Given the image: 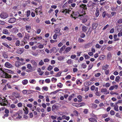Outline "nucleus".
Here are the masks:
<instances>
[{
	"label": "nucleus",
	"mask_w": 122,
	"mask_h": 122,
	"mask_svg": "<svg viewBox=\"0 0 122 122\" xmlns=\"http://www.w3.org/2000/svg\"><path fill=\"white\" fill-rule=\"evenodd\" d=\"M0 76L1 77L8 79L11 78V75L8 74L4 70H1L0 73Z\"/></svg>",
	"instance_id": "nucleus-1"
},
{
	"label": "nucleus",
	"mask_w": 122,
	"mask_h": 122,
	"mask_svg": "<svg viewBox=\"0 0 122 122\" xmlns=\"http://www.w3.org/2000/svg\"><path fill=\"white\" fill-rule=\"evenodd\" d=\"M73 15H71V17H72L73 18L75 19H75H76V18L77 17V16L78 15V17L79 16H83V15H80L79 14V13L78 12H75L73 13Z\"/></svg>",
	"instance_id": "nucleus-2"
},
{
	"label": "nucleus",
	"mask_w": 122,
	"mask_h": 122,
	"mask_svg": "<svg viewBox=\"0 0 122 122\" xmlns=\"http://www.w3.org/2000/svg\"><path fill=\"white\" fill-rule=\"evenodd\" d=\"M8 15L7 13L5 12H3L0 15L1 17L3 19H5L8 17Z\"/></svg>",
	"instance_id": "nucleus-3"
},
{
	"label": "nucleus",
	"mask_w": 122,
	"mask_h": 122,
	"mask_svg": "<svg viewBox=\"0 0 122 122\" xmlns=\"http://www.w3.org/2000/svg\"><path fill=\"white\" fill-rule=\"evenodd\" d=\"M12 95L16 98H18L21 97L20 96V94L16 92H13L12 93Z\"/></svg>",
	"instance_id": "nucleus-4"
},
{
	"label": "nucleus",
	"mask_w": 122,
	"mask_h": 122,
	"mask_svg": "<svg viewBox=\"0 0 122 122\" xmlns=\"http://www.w3.org/2000/svg\"><path fill=\"white\" fill-rule=\"evenodd\" d=\"M16 21V19L15 18H10L9 20V22L10 23H14Z\"/></svg>",
	"instance_id": "nucleus-5"
},
{
	"label": "nucleus",
	"mask_w": 122,
	"mask_h": 122,
	"mask_svg": "<svg viewBox=\"0 0 122 122\" xmlns=\"http://www.w3.org/2000/svg\"><path fill=\"white\" fill-rule=\"evenodd\" d=\"M5 65V66L9 68H11L12 67V65L8 62H6Z\"/></svg>",
	"instance_id": "nucleus-6"
},
{
	"label": "nucleus",
	"mask_w": 122,
	"mask_h": 122,
	"mask_svg": "<svg viewBox=\"0 0 122 122\" xmlns=\"http://www.w3.org/2000/svg\"><path fill=\"white\" fill-rule=\"evenodd\" d=\"M31 90L29 91L27 90H24L22 91V92L24 94H28L31 93Z\"/></svg>",
	"instance_id": "nucleus-7"
},
{
	"label": "nucleus",
	"mask_w": 122,
	"mask_h": 122,
	"mask_svg": "<svg viewBox=\"0 0 122 122\" xmlns=\"http://www.w3.org/2000/svg\"><path fill=\"white\" fill-rule=\"evenodd\" d=\"M56 49L55 47H53L50 50V52L51 53L52 52L55 53H56Z\"/></svg>",
	"instance_id": "nucleus-8"
},
{
	"label": "nucleus",
	"mask_w": 122,
	"mask_h": 122,
	"mask_svg": "<svg viewBox=\"0 0 122 122\" xmlns=\"http://www.w3.org/2000/svg\"><path fill=\"white\" fill-rule=\"evenodd\" d=\"M98 25V24L97 23H93L92 25V29L93 30L95 29L97 26Z\"/></svg>",
	"instance_id": "nucleus-9"
},
{
	"label": "nucleus",
	"mask_w": 122,
	"mask_h": 122,
	"mask_svg": "<svg viewBox=\"0 0 122 122\" xmlns=\"http://www.w3.org/2000/svg\"><path fill=\"white\" fill-rule=\"evenodd\" d=\"M58 109V107L55 105H54L52 107V110L54 111L55 109L57 110Z\"/></svg>",
	"instance_id": "nucleus-10"
},
{
	"label": "nucleus",
	"mask_w": 122,
	"mask_h": 122,
	"mask_svg": "<svg viewBox=\"0 0 122 122\" xmlns=\"http://www.w3.org/2000/svg\"><path fill=\"white\" fill-rule=\"evenodd\" d=\"M80 7L83 8L85 10H87V6L86 5L83 4H82L81 5H80Z\"/></svg>",
	"instance_id": "nucleus-11"
},
{
	"label": "nucleus",
	"mask_w": 122,
	"mask_h": 122,
	"mask_svg": "<svg viewBox=\"0 0 122 122\" xmlns=\"http://www.w3.org/2000/svg\"><path fill=\"white\" fill-rule=\"evenodd\" d=\"M1 100H2V103H3V102H4V103H3V105L4 106L6 105H7V104L4 103V102H6L7 104H8V101H7V100H6L5 101V100L4 99H2V98H1L0 99V101L1 102Z\"/></svg>",
	"instance_id": "nucleus-12"
},
{
	"label": "nucleus",
	"mask_w": 122,
	"mask_h": 122,
	"mask_svg": "<svg viewBox=\"0 0 122 122\" xmlns=\"http://www.w3.org/2000/svg\"><path fill=\"white\" fill-rule=\"evenodd\" d=\"M3 70L6 72V73H12L13 72L12 71L8 69H4Z\"/></svg>",
	"instance_id": "nucleus-13"
},
{
	"label": "nucleus",
	"mask_w": 122,
	"mask_h": 122,
	"mask_svg": "<svg viewBox=\"0 0 122 122\" xmlns=\"http://www.w3.org/2000/svg\"><path fill=\"white\" fill-rule=\"evenodd\" d=\"M117 35L115 34L114 35L113 38L114 39V41H116L119 40V39L118 38H117Z\"/></svg>",
	"instance_id": "nucleus-14"
},
{
	"label": "nucleus",
	"mask_w": 122,
	"mask_h": 122,
	"mask_svg": "<svg viewBox=\"0 0 122 122\" xmlns=\"http://www.w3.org/2000/svg\"><path fill=\"white\" fill-rule=\"evenodd\" d=\"M37 71L40 74L39 75H42L44 73V72L41 71V69L40 68H39L37 70Z\"/></svg>",
	"instance_id": "nucleus-15"
},
{
	"label": "nucleus",
	"mask_w": 122,
	"mask_h": 122,
	"mask_svg": "<svg viewBox=\"0 0 122 122\" xmlns=\"http://www.w3.org/2000/svg\"><path fill=\"white\" fill-rule=\"evenodd\" d=\"M89 120L91 122H97L96 120L94 118H90L89 119Z\"/></svg>",
	"instance_id": "nucleus-16"
},
{
	"label": "nucleus",
	"mask_w": 122,
	"mask_h": 122,
	"mask_svg": "<svg viewBox=\"0 0 122 122\" xmlns=\"http://www.w3.org/2000/svg\"><path fill=\"white\" fill-rule=\"evenodd\" d=\"M21 64V63L20 61H17L15 63V66L17 67H19Z\"/></svg>",
	"instance_id": "nucleus-17"
},
{
	"label": "nucleus",
	"mask_w": 122,
	"mask_h": 122,
	"mask_svg": "<svg viewBox=\"0 0 122 122\" xmlns=\"http://www.w3.org/2000/svg\"><path fill=\"white\" fill-rule=\"evenodd\" d=\"M28 82V81L26 79H25L23 80L22 83L24 85L26 84Z\"/></svg>",
	"instance_id": "nucleus-18"
},
{
	"label": "nucleus",
	"mask_w": 122,
	"mask_h": 122,
	"mask_svg": "<svg viewBox=\"0 0 122 122\" xmlns=\"http://www.w3.org/2000/svg\"><path fill=\"white\" fill-rule=\"evenodd\" d=\"M87 27H86L84 26H83L82 27V30L83 31L85 32L88 29Z\"/></svg>",
	"instance_id": "nucleus-19"
},
{
	"label": "nucleus",
	"mask_w": 122,
	"mask_h": 122,
	"mask_svg": "<svg viewBox=\"0 0 122 122\" xmlns=\"http://www.w3.org/2000/svg\"><path fill=\"white\" fill-rule=\"evenodd\" d=\"M3 56L4 57V58L5 59H7L8 58V54L6 53V52H4L3 54Z\"/></svg>",
	"instance_id": "nucleus-20"
},
{
	"label": "nucleus",
	"mask_w": 122,
	"mask_h": 122,
	"mask_svg": "<svg viewBox=\"0 0 122 122\" xmlns=\"http://www.w3.org/2000/svg\"><path fill=\"white\" fill-rule=\"evenodd\" d=\"M72 47H68L66 49L65 51L66 52H68L71 50L72 48Z\"/></svg>",
	"instance_id": "nucleus-21"
},
{
	"label": "nucleus",
	"mask_w": 122,
	"mask_h": 122,
	"mask_svg": "<svg viewBox=\"0 0 122 122\" xmlns=\"http://www.w3.org/2000/svg\"><path fill=\"white\" fill-rule=\"evenodd\" d=\"M91 43H88L85 44L84 46V47L86 48H89L91 46L90 44Z\"/></svg>",
	"instance_id": "nucleus-22"
},
{
	"label": "nucleus",
	"mask_w": 122,
	"mask_h": 122,
	"mask_svg": "<svg viewBox=\"0 0 122 122\" xmlns=\"http://www.w3.org/2000/svg\"><path fill=\"white\" fill-rule=\"evenodd\" d=\"M93 65V64L92 63H90L88 66V70H89L91 69Z\"/></svg>",
	"instance_id": "nucleus-23"
},
{
	"label": "nucleus",
	"mask_w": 122,
	"mask_h": 122,
	"mask_svg": "<svg viewBox=\"0 0 122 122\" xmlns=\"http://www.w3.org/2000/svg\"><path fill=\"white\" fill-rule=\"evenodd\" d=\"M95 15L97 17H98L99 15V11L98 8L96 10Z\"/></svg>",
	"instance_id": "nucleus-24"
},
{
	"label": "nucleus",
	"mask_w": 122,
	"mask_h": 122,
	"mask_svg": "<svg viewBox=\"0 0 122 122\" xmlns=\"http://www.w3.org/2000/svg\"><path fill=\"white\" fill-rule=\"evenodd\" d=\"M24 112L26 114H27L28 113V108L27 107H25V109H23Z\"/></svg>",
	"instance_id": "nucleus-25"
},
{
	"label": "nucleus",
	"mask_w": 122,
	"mask_h": 122,
	"mask_svg": "<svg viewBox=\"0 0 122 122\" xmlns=\"http://www.w3.org/2000/svg\"><path fill=\"white\" fill-rule=\"evenodd\" d=\"M66 46L64 45L61 48L60 51V52H62V51L64 50V49H65L66 48Z\"/></svg>",
	"instance_id": "nucleus-26"
},
{
	"label": "nucleus",
	"mask_w": 122,
	"mask_h": 122,
	"mask_svg": "<svg viewBox=\"0 0 122 122\" xmlns=\"http://www.w3.org/2000/svg\"><path fill=\"white\" fill-rule=\"evenodd\" d=\"M114 109L115 111H119L118 109V106L117 105H114Z\"/></svg>",
	"instance_id": "nucleus-27"
},
{
	"label": "nucleus",
	"mask_w": 122,
	"mask_h": 122,
	"mask_svg": "<svg viewBox=\"0 0 122 122\" xmlns=\"http://www.w3.org/2000/svg\"><path fill=\"white\" fill-rule=\"evenodd\" d=\"M3 33L4 34H7L9 33V32L8 31V30L7 29H5L3 30Z\"/></svg>",
	"instance_id": "nucleus-28"
},
{
	"label": "nucleus",
	"mask_w": 122,
	"mask_h": 122,
	"mask_svg": "<svg viewBox=\"0 0 122 122\" xmlns=\"http://www.w3.org/2000/svg\"><path fill=\"white\" fill-rule=\"evenodd\" d=\"M25 27L26 30H30L31 29V27L30 26L26 25Z\"/></svg>",
	"instance_id": "nucleus-29"
},
{
	"label": "nucleus",
	"mask_w": 122,
	"mask_h": 122,
	"mask_svg": "<svg viewBox=\"0 0 122 122\" xmlns=\"http://www.w3.org/2000/svg\"><path fill=\"white\" fill-rule=\"evenodd\" d=\"M61 90V89L57 90L53 92H52L51 93V94H55L57 93L58 92L60 91Z\"/></svg>",
	"instance_id": "nucleus-30"
},
{
	"label": "nucleus",
	"mask_w": 122,
	"mask_h": 122,
	"mask_svg": "<svg viewBox=\"0 0 122 122\" xmlns=\"http://www.w3.org/2000/svg\"><path fill=\"white\" fill-rule=\"evenodd\" d=\"M31 62L34 65L36 66L37 65L36 63L34 60H31Z\"/></svg>",
	"instance_id": "nucleus-31"
},
{
	"label": "nucleus",
	"mask_w": 122,
	"mask_h": 122,
	"mask_svg": "<svg viewBox=\"0 0 122 122\" xmlns=\"http://www.w3.org/2000/svg\"><path fill=\"white\" fill-rule=\"evenodd\" d=\"M22 113V111L21 110L19 111L18 112L16 113V114L18 115H21Z\"/></svg>",
	"instance_id": "nucleus-32"
},
{
	"label": "nucleus",
	"mask_w": 122,
	"mask_h": 122,
	"mask_svg": "<svg viewBox=\"0 0 122 122\" xmlns=\"http://www.w3.org/2000/svg\"><path fill=\"white\" fill-rule=\"evenodd\" d=\"M108 67V65H106L105 66H104L102 67V70H105L107 68V67Z\"/></svg>",
	"instance_id": "nucleus-33"
},
{
	"label": "nucleus",
	"mask_w": 122,
	"mask_h": 122,
	"mask_svg": "<svg viewBox=\"0 0 122 122\" xmlns=\"http://www.w3.org/2000/svg\"><path fill=\"white\" fill-rule=\"evenodd\" d=\"M74 115L76 116H77L78 115V113L76 110H75L73 112Z\"/></svg>",
	"instance_id": "nucleus-34"
},
{
	"label": "nucleus",
	"mask_w": 122,
	"mask_h": 122,
	"mask_svg": "<svg viewBox=\"0 0 122 122\" xmlns=\"http://www.w3.org/2000/svg\"><path fill=\"white\" fill-rule=\"evenodd\" d=\"M20 41L19 40H17L16 41L15 44L16 46H19L20 45Z\"/></svg>",
	"instance_id": "nucleus-35"
},
{
	"label": "nucleus",
	"mask_w": 122,
	"mask_h": 122,
	"mask_svg": "<svg viewBox=\"0 0 122 122\" xmlns=\"http://www.w3.org/2000/svg\"><path fill=\"white\" fill-rule=\"evenodd\" d=\"M120 79V77L118 76L116 77L115 78V81L117 82H118L119 81V79Z\"/></svg>",
	"instance_id": "nucleus-36"
},
{
	"label": "nucleus",
	"mask_w": 122,
	"mask_h": 122,
	"mask_svg": "<svg viewBox=\"0 0 122 122\" xmlns=\"http://www.w3.org/2000/svg\"><path fill=\"white\" fill-rule=\"evenodd\" d=\"M101 92H107V89L106 88H102L101 90Z\"/></svg>",
	"instance_id": "nucleus-37"
},
{
	"label": "nucleus",
	"mask_w": 122,
	"mask_h": 122,
	"mask_svg": "<svg viewBox=\"0 0 122 122\" xmlns=\"http://www.w3.org/2000/svg\"><path fill=\"white\" fill-rule=\"evenodd\" d=\"M72 62V60L71 59L68 60L66 62V63L69 64H71Z\"/></svg>",
	"instance_id": "nucleus-38"
},
{
	"label": "nucleus",
	"mask_w": 122,
	"mask_h": 122,
	"mask_svg": "<svg viewBox=\"0 0 122 122\" xmlns=\"http://www.w3.org/2000/svg\"><path fill=\"white\" fill-rule=\"evenodd\" d=\"M62 12L65 14H66L67 13H68L69 12L67 11V10L66 9H65V10H63L62 11Z\"/></svg>",
	"instance_id": "nucleus-39"
},
{
	"label": "nucleus",
	"mask_w": 122,
	"mask_h": 122,
	"mask_svg": "<svg viewBox=\"0 0 122 122\" xmlns=\"http://www.w3.org/2000/svg\"><path fill=\"white\" fill-rule=\"evenodd\" d=\"M97 48H100L101 47V46L99 45V44H97L95 46Z\"/></svg>",
	"instance_id": "nucleus-40"
},
{
	"label": "nucleus",
	"mask_w": 122,
	"mask_h": 122,
	"mask_svg": "<svg viewBox=\"0 0 122 122\" xmlns=\"http://www.w3.org/2000/svg\"><path fill=\"white\" fill-rule=\"evenodd\" d=\"M29 35L27 33L26 35L25 36V37L24 38H25L26 39H27L28 40H29Z\"/></svg>",
	"instance_id": "nucleus-41"
},
{
	"label": "nucleus",
	"mask_w": 122,
	"mask_h": 122,
	"mask_svg": "<svg viewBox=\"0 0 122 122\" xmlns=\"http://www.w3.org/2000/svg\"><path fill=\"white\" fill-rule=\"evenodd\" d=\"M53 68L52 66L50 65L47 68V70L49 71H51L52 69Z\"/></svg>",
	"instance_id": "nucleus-42"
},
{
	"label": "nucleus",
	"mask_w": 122,
	"mask_h": 122,
	"mask_svg": "<svg viewBox=\"0 0 122 122\" xmlns=\"http://www.w3.org/2000/svg\"><path fill=\"white\" fill-rule=\"evenodd\" d=\"M97 105L95 104H92V107L93 108H96L97 107Z\"/></svg>",
	"instance_id": "nucleus-43"
},
{
	"label": "nucleus",
	"mask_w": 122,
	"mask_h": 122,
	"mask_svg": "<svg viewBox=\"0 0 122 122\" xmlns=\"http://www.w3.org/2000/svg\"><path fill=\"white\" fill-rule=\"evenodd\" d=\"M76 56L75 55H71V58L74 59L76 58Z\"/></svg>",
	"instance_id": "nucleus-44"
},
{
	"label": "nucleus",
	"mask_w": 122,
	"mask_h": 122,
	"mask_svg": "<svg viewBox=\"0 0 122 122\" xmlns=\"http://www.w3.org/2000/svg\"><path fill=\"white\" fill-rule=\"evenodd\" d=\"M57 36V34L56 33L53 36V38L55 40L56 39Z\"/></svg>",
	"instance_id": "nucleus-45"
},
{
	"label": "nucleus",
	"mask_w": 122,
	"mask_h": 122,
	"mask_svg": "<svg viewBox=\"0 0 122 122\" xmlns=\"http://www.w3.org/2000/svg\"><path fill=\"white\" fill-rule=\"evenodd\" d=\"M17 35L19 37H23V35L20 33H19L17 34Z\"/></svg>",
	"instance_id": "nucleus-46"
},
{
	"label": "nucleus",
	"mask_w": 122,
	"mask_h": 122,
	"mask_svg": "<svg viewBox=\"0 0 122 122\" xmlns=\"http://www.w3.org/2000/svg\"><path fill=\"white\" fill-rule=\"evenodd\" d=\"M118 36L120 37L121 36H122V31H120V32L117 35Z\"/></svg>",
	"instance_id": "nucleus-47"
},
{
	"label": "nucleus",
	"mask_w": 122,
	"mask_h": 122,
	"mask_svg": "<svg viewBox=\"0 0 122 122\" xmlns=\"http://www.w3.org/2000/svg\"><path fill=\"white\" fill-rule=\"evenodd\" d=\"M45 81L46 83H49L51 81L49 79H47L45 80Z\"/></svg>",
	"instance_id": "nucleus-48"
},
{
	"label": "nucleus",
	"mask_w": 122,
	"mask_h": 122,
	"mask_svg": "<svg viewBox=\"0 0 122 122\" xmlns=\"http://www.w3.org/2000/svg\"><path fill=\"white\" fill-rule=\"evenodd\" d=\"M115 88V86H112L110 87L109 88V90H113Z\"/></svg>",
	"instance_id": "nucleus-49"
},
{
	"label": "nucleus",
	"mask_w": 122,
	"mask_h": 122,
	"mask_svg": "<svg viewBox=\"0 0 122 122\" xmlns=\"http://www.w3.org/2000/svg\"><path fill=\"white\" fill-rule=\"evenodd\" d=\"M106 15V12L105 11H104L102 13V16H103V18H104L105 17Z\"/></svg>",
	"instance_id": "nucleus-50"
},
{
	"label": "nucleus",
	"mask_w": 122,
	"mask_h": 122,
	"mask_svg": "<svg viewBox=\"0 0 122 122\" xmlns=\"http://www.w3.org/2000/svg\"><path fill=\"white\" fill-rule=\"evenodd\" d=\"M61 72H59L55 75V76L56 77L59 76H61Z\"/></svg>",
	"instance_id": "nucleus-51"
},
{
	"label": "nucleus",
	"mask_w": 122,
	"mask_h": 122,
	"mask_svg": "<svg viewBox=\"0 0 122 122\" xmlns=\"http://www.w3.org/2000/svg\"><path fill=\"white\" fill-rule=\"evenodd\" d=\"M44 64V62L42 60H41L39 63V64L40 65L42 66Z\"/></svg>",
	"instance_id": "nucleus-52"
},
{
	"label": "nucleus",
	"mask_w": 122,
	"mask_h": 122,
	"mask_svg": "<svg viewBox=\"0 0 122 122\" xmlns=\"http://www.w3.org/2000/svg\"><path fill=\"white\" fill-rule=\"evenodd\" d=\"M27 67L29 69H31L32 68V67L30 64H28L27 65Z\"/></svg>",
	"instance_id": "nucleus-53"
},
{
	"label": "nucleus",
	"mask_w": 122,
	"mask_h": 122,
	"mask_svg": "<svg viewBox=\"0 0 122 122\" xmlns=\"http://www.w3.org/2000/svg\"><path fill=\"white\" fill-rule=\"evenodd\" d=\"M110 114L111 115H114L115 114V112L113 110H111L110 111Z\"/></svg>",
	"instance_id": "nucleus-54"
},
{
	"label": "nucleus",
	"mask_w": 122,
	"mask_h": 122,
	"mask_svg": "<svg viewBox=\"0 0 122 122\" xmlns=\"http://www.w3.org/2000/svg\"><path fill=\"white\" fill-rule=\"evenodd\" d=\"M84 41V40L80 38H78V41L79 42H83Z\"/></svg>",
	"instance_id": "nucleus-55"
},
{
	"label": "nucleus",
	"mask_w": 122,
	"mask_h": 122,
	"mask_svg": "<svg viewBox=\"0 0 122 122\" xmlns=\"http://www.w3.org/2000/svg\"><path fill=\"white\" fill-rule=\"evenodd\" d=\"M60 29L59 28H56L55 30V32L56 33H57L59 32L60 31Z\"/></svg>",
	"instance_id": "nucleus-56"
},
{
	"label": "nucleus",
	"mask_w": 122,
	"mask_h": 122,
	"mask_svg": "<svg viewBox=\"0 0 122 122\" xmlns=\"http://www.w3.org/2000/svg\"><path fill=\"white\" fill-rule=\"evenodd\" d=\"M42 88L43 89L45 90L46 91H47L48 90V88L47 87H42Z\"/></svg>",
	"instance_id": "nucleus-57"
},
{
	"label": "nucleus",
	"mask_w": 122,
	"mask_h": 122,
	"mask_svg": "<svg viewBox=\"0 0 122 122\" xmlns=\"http://www.w3.org/2000/svg\"><path fill=\"white\" fill-rule=\"evenodd\" d=\"M109 25L108 24L106 26H105L103 28L102 30H104L106 29L107 27H108L109 26Z\"/></svg>",
	"instance_id": "nucleus-58"
},
{
	"label": "nucleus",
	"mask_w": 122,
	"mask_h": 122,
	"mask_svg": "<svg viewBox=\"0 0 122 122\" xmlns=\"http://www.w3.org/2000/svg\"><path fill=\"white\" fill-rule=\"evenodd\" d=\"M85 34L84 33H82L80 36V37L81 38H83L85 37Z\"/></svg>",
	"instance_id": "nucleus-59"
},
{
	"label": "nucleus",
	"mask_w": 122,
	"mask_h": 122,
	"mask_svg": "<svg viewBox=\"0 0 122 122\" xmlns=\"http://www.w3.org/2000/svg\"><path fill=\"white\" fill-rule=\"evenodd\" d=\"M6 38L8 41H10L12 39V38L11 37H7Z\"/></svg>",
	"instance_id": "nucleus-60"
},
{
	"label": "nucleus",
	"mask_w": 122,
	"mask_h": 122,
	"mask_svg": "<svg viewBox=\"0 0 122 122\" xmlns=\"http://www.w3.org/2000/svg\"><path fill=\"white\" fill-rule=\"evenodd\" d=\"M101 75V74L100 73H98L95 75V76L96 77H98Z\"/></svg>",
	"instance_id": "nucleus-61"
},
{
	"label": "nucleus",
	"mask_w": 122,
	"mask_h": 122,
	"mask_svg": "<svg viewBox=\"0 0 122 122\" xmlns=\"http://www.w3.org/2000/svg\"><path fill=\"white\" fill-rule=\"evenodd\" d=\"M89 89V87L88 86H86L84 90L85 91H87Z\"/></svg>",
	"instance_id": "nucleus-62"
},
{
	"label": "nucleus",
	"mask_w": 122,
	"mask_h": 122,
	"mask_svg": "<svg viewBox=\"0 0 122 122\" xmlns=\"http://www.w3.org/2000/svg\"><path fill=\"white\" fill-rule=\"evenodd\" d=\"M106 45L102 47L101 49V50H102V51H103L106 48Z\"/></svg>",
	"instance_id": "nucleus-63"
},
{
	"label": "nucleus",
	"mask_w": 122,
	"mask_h": 122,
	"mask_svg": "<svg viewBox=\"0 0 122 122\" xmlns=\"http://www.w3.org/2000/svg\"><path fill=\"white\" fill-rule=\"evenodd\" d=\"M95 88V87L94 85L92 86L91 88V89L92 91L94 90Z\"/></svg>",
	"instance_id": "nucleus-64"
}]
</instances>
